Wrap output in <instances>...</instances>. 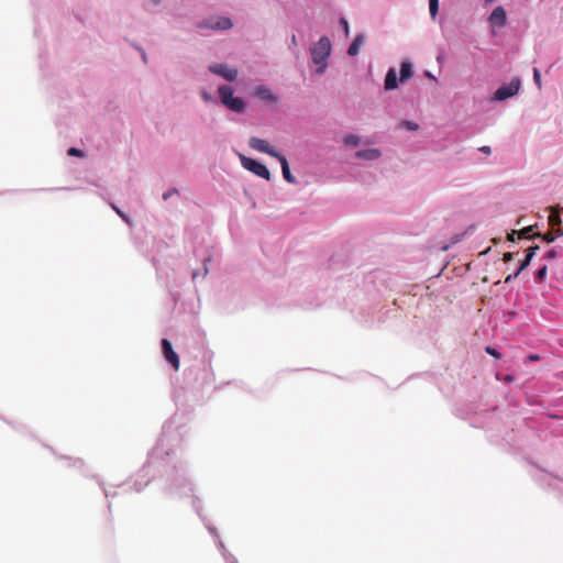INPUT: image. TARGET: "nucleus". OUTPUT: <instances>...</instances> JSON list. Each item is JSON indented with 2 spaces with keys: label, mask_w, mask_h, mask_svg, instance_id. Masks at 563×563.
I'll return each mask as SVG.
<instances>
[{
  "label": "nucleus",
  "mask_w": 563,
  "mask_h": 563,
  "mask_svg": "<svg viewBox=\"0 0 563 563\" xmlns=\"http://www.w3.org/2000/svg\"><path fill=\"white\" fill-rule=\"evenodd\" d=\"M533 81H534L536 86L539 89H541V86H542L541 85V74H540V70L537 67L533 68Z\"/></svg>",
  "instance_id": "b1692460"
},
{
  "label": "nucleus",
  "mask_w": 563,
  "mask_h": 563,
  "mask_svg": "<svg viewBox=\"0 0 563 563\" xmlns=\"http://www.w3.org/2000/svg\"><path fill=\"white\" fill-rule=\"evenodd\" d=\"M548 221L556 235H563V213H549Z\"/></svg>",
  "instance_id": "ddd939ff"
},
{
  "label": "nucleus",
  "mask_w": 563,
  "mask_h": 563,
  "mask_svg": "<svg viewBox=\"0 0 563 563\" xmlns=\"http://www.w3.org/2000/svg\"><path fill=\"white\" fill-rule=\"evenodd\" d=\"M489 251H490V247H488L487 250H485V251L481 252V255H485V254H487Z\"/></svg>",
  "instance_id": "a19ab883"
},
{
  "label": "nucleus",
  "mask_w": 563,
  "mask_h": 563,
  "mask_svg": "<svg viewBox=\"0 0 563 563\" xmlns=\"http://www.w3.org/2000/svg\"><path fill=\"white\" fill-rule=\"evenodd\" d=\"M545 211H563V208H559L556 206L547 207Z\"/></svg>",
  "instance_id": "473e14b6"
},
{
  "label": "nucleus",
  "mask_w": 563,
  "mask_h": 563,
  "mask_svg": "<svg viewBox=\"0 0 563 563\" xmlns=\"http://www.w3.org/2000/svg\"><path fill=\"white\" fill-rule=\"evenodd\" d=\"M217 92L223 107L235 113L245 112L247 103L242 97L234 96L233 87L229 85H220Z\"/></svg>",
  "instance_id": "f257e3e1"
},
{
  "label": "nucleus",
  "mask_w": 563,
  "mask_h": 563,
  "mask_svg": "<svg viewBox=\"0 0 563 563\" xmlns=\"http://www.w3.org/2000/svg\"><path fill=\"white\" fill-rule=\"evenodd\" d=\"M162 351L166 361L177 371L179 368V357L167 339L162 340Z\"/></svg>",
  "instance_id": "1a4fd4ad"
},
{
  "label": "nucleus",
  "mask_w": 563,
  "mask_h": 563,
  "mask_svg": "<svg viewBox=\"0 0 563 563\" xmlns=\"http://www.w3.org/2000/svg\"><path fill=\"white\" fill-rule=\"evenodd\" d=\"M437 60H438L439 63H440V62H442V57H441V56H439V57L437 58Z\"/></svg>",
  "instance_id": "c03bdc74"
},
{
  "label": "nucleus",
  "mask_w": 563,
  "mask_h": 563,
  "mask_svg": "<svg viewBox=\"0 0 563 563\" xmlns=\"http://www.w3.org/2000/svg\"><path fill=\"white\" fill-rule=\"evenodd\" d=\"M174 195L179 197V191L176 188H172V189L167 190L166 192H164L163 194V199L167 200V199H169Z\"/></svg>",
  "instance_id": "cd10ccee"
},
{
  "label": "nucleus",
  "mask_w": 563,
  "mask_h": 563,
  "mask_svg": "<svg viewBox=\"0 0 563 563\" xmlns=\"http://www.w3.org/2000/svg\"><path fill=\"white\" fill-rule=\"evenodd\" d=\"M534 225L523 227L520 230H512L507 234V240L510 242H515L517 239H531L530 232H532Z\"/></svg>",
  "instance_id": "dca6fc26"
},
{
  "label": "nucleus",
  "mask_w": 563,
  "mask_h": 563,
  "mask_svg": "<svg viewBox=\"0 0 563 563\" xmlns=\"http://www.w3.org/2000/svg\"><path fill=\"white\" fill-rule=\"evenodd\" d=\"M537 250H539L538 245H533L527 249L526 251V257L523 258L522 263L520 264L519 268L515 272V274H510L505 278V283H509L511 279L517 278L519 274L526 269L534 256Z\"/></svg>",
  "instance_id": "9d476101"
},
{
  "label": "nucleus",
  "mask_w": 563,
  "mask_h": 563,
  "mask_svg": "<svg viewBox=\"0 0 563 563\" xmlns=\"http://www.w3.org/2000/svg\"><path fill=\"white\" fill-rule=\"evenodd\" d=\"M499 241H500V240H499V239H497V238L492 239V242H493L494 244L499 243Z\"/></svg>",
  "instance_id": "ea45409f"
},
{
  "label": "nucleus",
  "mask_w": 563,
  "mask_h": 563,
  "mask_svg": "<svg viewBox=\"0 0 563 563\" xmlns=\"http://www.w3.org/2000/svg\"><path fill=\"white\" fill-rule=\"evenodd\" d=\"M142 59H143L144 62H146V59H147V58H146V54H145L144 52L142 53Z\"/></svg>",
  "instance_id": "79ce46f5"
},
{
  "label": "nucleus",
  "mask_w": 563,
  "mask_h": 563,
  "mask_svg": "<svg viewBox=\"0 0 563 563\" xmlns=\"http://www.w3.org/2000/svg\"><path fill=\"white\" fill-rule=\"evenodd\" d=\"M547 273H548V267H547V266L541 267V268L537 272V276H536V277H537V279H538L539 282H542V280H543V278L545 277Z\"/></svg>",
  "instance_id": "c85d7f7f"
},
{
  "label": "nucleus",
  "mask_w": 563,
  "mask_h": 563,
  "mask_svg": "<svg viewBox=\"0 0 563 563\" xmlns=\"http://www.w3.org/2000/svg\"><path fill=\"white\" fill-rule=\"evenodd\" d=\"M200 97L205 102H212L214 101L211 93H209L207 90H201Z\"/></svg>",
  "instance_id": "bb28decb"
},
{
  "label": "nucleus",
  "mask_w": 563,
  "mask_h": 563,
  "mask_svg": "<svg viewBox=\"0 0 563 563\" xmlns=\"http://www.w3.org/2000/svg\"><path fill=\"white\" fill-rule=\"evenodd\" d=\"M119 214L122 217V219H123L125 222H128V223H129V219H128V217H126V213L120 212Z\"/></svg>",
  "instance_id": "c9c22d12"
},
{
  "label": "nucleus",
  "mask_w": 563,
  "mask_h": 563,
  "mask_svg": "<svg viewBox=\"0 0 563 563\" xmlns=\"http://www.w3.org/2000/svg\"><path fill=\"white\" fill-rule=\"evenodd\" d=\"M533 236L542 238V239H543V241H545V242H548V243L553 242V241H554V239H555V238H554V235H553L552 233H550V232H549V233H545V234H543V235H541L540 233H534L533 235H531V238H533Z\"/></svg>",
  "instance_id": "393cba45"
},
{
  "label": "nucleus",
  "mask_w": 563,
  "mask_h": 563,
  "mask_svg": "<svg viewBox=\"0 0 563 563\" xmlns=\"http://www.w3.org/2000/svg\"><path fill=\"white\" fill-rule=\"evenodd\" d=\"M496 0H485V4L488 5V4H492L493 2H495Z\"/></svg>",
  "instance_id": "58836bf2"
},
{
  "label": "nucleus",
  "mask_w": 563,
  "mask_h": 563,
  "mask_svg": "<svg viewBox=\"0 0 563 563\" xmlns=\"http://www.w3.org/2000/svg\"><path fill=\"white\" fill-rule=\"evenodd\" d=\"M253 96L262 101L268 103H277L279 101L278 95L274 93L271 88L265 85H258L253 90Z\"/></svg>",
  "instance_id": "6e6552de"
},
{
  "label": "nucleus",
  "mask_w": 563,
  "mask_h": 563,
  "mask_svg": "<svg viewBox=\"0 0 563 563\" xmlns=\"http://www.w3.org/2000/svg\"><path fill=\"white\" fill-rule=\"evenodd\" d=\"M231 19L227 16L209 18L198 23L199 29H208L214 31H225L232 27Z\"/></svg>",
  "instance_id": "39448f33"
},
{
  "label": "nucleus",
  "mask_w": 563,
  "mask_h": 563,
  "mask_svg": "<svg viewBox=\"0 0 563 563\" xmlns=\"http://www.w3.org/2000/svg\"><path fill=\"white\" fill-rule=\"evenodd\" d=\"M521 88V79L519 76L512 77L508 84L500 85L493 93L492 100L503 102L515 97Z\"/></svg>",
  "instance_id": "7ed1b4c3"
},
{
  "label": "nucleus",
  "mask_w": 563,
  "mask_h": 563,
  "mask_svg": "<svg viewBox=\"0 0 563 563\" xmlns=\"http://www.w3.org/2000/svg\"><path fill=\"white\" fill-rule=\"evenodd\" d=\"M276 159L280 163L282 173L285 180L289 184H295L296 178L292 176L290 172V167L286 156L284 154H280V156H278Z\"/></svg>",
  "instance_id": "2eb2a0df"
},
{
  "label": "nucleus",
  "mask_w": 563,
  "mask_h": 563,
  "mask_svg": "<svg viewBox=\"0 0 563 563\" xmlns=\"http://www.w3.org/2000/svg\"><path fill=\"white\" fill-rule=\"evenodd\" d=\"M478 151L484 153V154H490L492 153L490 147L487 146V145H484V146L479 147Z\"/></svg>",
  "instance_id": "2f4dec72"
},
{
  "label": "nucleus",
  "mask_w": 563,
  "mask_h": 563,
  "mask_svg": "<svg viewBox=\"0 0 563 563\" xmlns=\"http://www.w3.org/2000/svg\"><path fill=\"white\" fill-rule=\"evenodd\" d=\"M291 44H292V45H297V38H296V35H292V36H291Z\"/></svg>",
  "instance_id": "4c0bfd02"
},
{
  "label": "nucleus",
  "mask_w": 563,
  "mask_h": 563,
  "mask_svg": "<svg viewBox=\"0 0 563 563\" xmlns=\"http://www.w3.org/2000/svg\"><path fill=\"white\" fill-rule=\"evenodd\" d=\"M485 351H486V353H488L492 356H495V357H499L500 356L499 352L496 349L492 347V346H487L485 349Z\"/></svg>",
  "instance_id": "c756f323"
},
{
  "label": "nucleus",
  "mask_w": 563,
  "mask_h": 563,
  "mask_svg": "<svg viewBox=\"0 0 563 563\" xmlns=\"http://www.w3.org/2000/svg\"><path fill=\"white\" fill-rule=\"evenodd\" d=\"M112 208H113V211H115V212L121 211L119 208L114 207L113 205H112Z\"/></svg>",
  "instance_id": "37998d69"
},
{
  "label": "nucleus",
  "mask_w": 563,
  "mask_h": 563,
  "mask_svg": "<svg viewBox=\"0 0 563 563\" xmlns=\"http://www.w3.org/2000/svg\"><path fill=\"white\" fill-rule=\"evenodd\" d=\"M398 126L400 129H406L408 131H417L419 129V125L413 122V121H409V120H402L400 121V123L398 124Z\"/></svg>",
  "instance_id": "aec40b11"
},
{
  "label": "nucleus",
  "mask_w": 563,
  "mask_h": 563,
  "mask_svg": "<svg viewBox=\"0 0 563 563\" xmlns=\"http://www.w3.org/2000/svg\"><path fill=\"white\" fill-rule=\"evenodd\" d=\"M361 136L356 134H347L343 139V142L346 146H358L361 144Z\"/></svg>",
  "instance_id": "6ab92c4d"
},
{
  "label": "nucleus",
  "mask_w": 563,
  "mask_h": 563,
  "mask_svg": "<svg viewBox=\"0 0 563 563\" xmlns=\"http://www.w3.org/2000/svg\"><path fill=\"white\" fill-rule=\"evenodd\" d=\"M558 255L556 251L554 250H551L547 253V258L551 260V258H554L555 256Z\"/></svg>",
  "instance_id": "72a5a7b5"
},
{
  "label": "nucleus",
  "mask_w": 563,
  "mask_h": 563,
  "mask_svg": "<svg viewBox=\"0 0 563 563\" xmlns=\"http://www.w3.org/2000/svg\"><path fill=\"white\" fill-rule=\"evenodd\" d=\"M239 157L241 159L242 166L249 170L255 174L256 176L269 180L271 179V172L269 169L262 164L260 161L255 158L247 157L243 154H239Z\"/></svg>",
  "instance_id": "20e7f679"
},
{
  "label": "nucleus",
  "mask_w": 563,
  "mask_h": 563,
  "mask_svg": "<svg viewBox=\"0 0 563 563\" xmlns=\"http://www.w3.org/2000/svg\"><path fill=\"white\" fill-rule=\"evenodd\" d=\"M365 40L366 37L363 33L357 34L347 48V55L352 57L356 56L360 52V47L365 43Z\"/></svg>",
  "instance_id": "a211bd4d"
},
{
  "label": "nucleus",
  "mask_w": 563,
  "mask_h": 563,
  "mask_svg": "<svg viewBox=\"0 0 563 563\" xmlns=\"http://www.w3.org/2000/svg\"><path fill=\"white\" fill-rule=\"evenodd\" d=\"M413 76V65L409 60H402L400 64V76L399 81L401 84L406 82Z\"/></svg>",
  "instance_id": "f3484780"
},
{
  "label": "nucleus",
  "mask_w": 563,
  "mask_h": 563,
  "mask_svg": "<svg viewBox=\"0 0 563 563\" xmlns=\"http://www.w3.org/2000/svg\"><path fill=\"white\" fill-rule=\"evenodd\" d=\"M208 69L210 73H212L217 76H220L230 82L234 81L238 78V74H239L236 68H231L228 66V64H224V63L211 64L208 67Z\"/></svg>",
  "instance_id": "423d86ee"
},
{
  "label": "nucleus",
  "mask_w": 563,
  "mask_h": 563,
  "mask_svg": "<svg viewBox=\"0 0 563 563\" xmlns=\"http://www.w3.org/2000/svg\"><path fill=\"white\" fill-rule=\"evenodd\" d=\"M488 22L495 26H504L507 23V14L501 5L496 7L488 16Z\"/></svg>",
  "instance_id": "9b49d317"
},
{
  "label": "nucleus",
  "mask_w": 563,
  "mask_h": 563,
  "mask_svg": "<svg viewBox=\"0 0 563 563\" xmlns=\"http://www.w3.org/2000/svg\"><path fill=\"white\" fill-rule=\"evenodd\" d=\"M354 156L360 159L376 161L382 157V151L379 148L358 150Z\"/></svg>",
  "instance_id": "4468645a"
},
{
  "label": "nucleus",
  "mask_w": 563,
  "mask_h": 563,
  "mask_svg": "<svg viewBox=\"0 0 563 563\" xmlns=\"http://www.w3.org/2000/svg\"><path fill=\"white\" fill-rule=\"evenodd\" d=\"M514 255H515V253H512V252H506L504 254V256H503V261L504 262H509V261H511L514 258Z\"/></svg>",
  "instance_id": "7c9ffc66"
},
{
  "label": "nucleus",
  "mask_w": 563,
  "mask_h": 563,
  "mask_svg": "<svg viewBox=\"0 0 563 563\" xmlns=\"http://www.w3.org/2000/svg\"><path fill=\"white\" fill-rule=\"evenodd\" d=\"M339 23H340V25L342 26V29H343V31H344L345 36H349V34H350V26H349V22H347V20H346L344 16H341V18L339 19Z\"/></svg>",
  "instance_id": "5701e85b"
},
{
  "label": "nucleus",
  "mask_w": 563,
  "mask_h": 563,
  "mask_svg": "<svg viewBox=\"0 0 563 563\" xmlns=\"http://www.w3.org/2000/svg\"><path fill=\"white\" fill-rule=\"evenodd\" d=\"M159 2H161L159 0H147V1L145 2V9H146L147 11H153V9H154L155 7H157V5L159 4Z\"/></svg>",
  "instance_id": "a878e982"
},
{
  "label": "nucleus",
  "mask_w": 563,
  "mask_h": 563,
  "mask_svg": "<svg viewBox=\"0 0 563 563\" xmlns=\"http://www.w3.org/2000/svg\"><path fill=\"white\" fill-rule=\"evenodd\" d=\"M399 82L396 69L390 67L385 75L384 89L387 91L395 90L398 88Z\"/></svg>",
  "instance_id": "f8f14e48"
},
{
  "label": "nucleus",
  "mask_w": 563,
  "mask_h": 563,
  "mask_svg": "<svg viewBox=\"0 0 563 563\" xmlns=\"http://www.w3.org/2000/svg\"><path fill=\"white\" fill-rule=\"evenodd\" d=\"M529 360H531V361H538V360H539V356H538V355H529Z\"/></svg>",
  "instance_id": "e433bc0d"
},
{
  "label": "nucleus",
  "mask_w": 563,
  "mask_h": 563,
  "mask_svg": "<svg viewBox=\"0 0 563 563\" xmlns=\"http://www.w3.org/2000/svg\"><path fill=\"white\" fill-rule=\"evenodd\" d=\"M429 11L432 19H434L439 12V0H429Z\"/></svg>",
  "instance_id": "412c9836"
},
{
  "label": "nucleus",
  "mask_w": 563,
  "mask_h": 563,
  "mask_svg": "<svg viewBox=\"0 0 563 563\" xmlns=\"http://www.w3.org/2000/svg\"><path fill=\"white\" fill-rule=\"evenodd\" d=\"M249 146L255 151L265 153L274 158H277L282 154L275 147L269 145V143L267 141L256 137V136H251L249 139Z\"/></svg>",
  "instance_id": "0eeeda50"
},
{
  "label": "nucleus",
  "mask_w": 563,
  "mask_h": 563,
  "mask_svg": "<svg viewBox=\"0 0 563 563\" xmlns=\"http://www.w3.org/2000/svg\"><path fill=\"white\" fill-rule=\"evenodd\" d=\"M67 155L68 156H74V157H84L85 153L81 150L77 148V147H69L67 150Z\"/></svg>",
  "instance_id": "4be33fe9"
},
{
  "label": "nucleus",
  "mask_w": 563,
  "mask_h": 563,
  "mask_svg": "<svg viewBox=\"0 0 563 563\" xmlns=\"http://www.w3.org/2000/svg\"><path fill=\"white\" fill-rule=\"evenodd\" d=\"M312 62L318 66L317 74H323L327 68V60L331 54V42L328 36H321L317 43L310 47Z\"/></svg>",
  "instance_id": "f03ea898"
},
{
  "label": "nucleus",
  "mask_w": 563,
  "mask_h": 563,
  "mask_svg": "<svg viewBox=\"0 0 563 563\" xmlns=\"http://www.w3.org/2000/svg\"><path fill=\"white\" fill-rule=\"evenodd\" d=\"M424 75H426V77H428V78H430V79H432V80H435V77L432 75V73H431V71H428V70H427V71L424 73Z\"/></svg>",
  "instance_id": "f704fd0d"
}]
</instances>
